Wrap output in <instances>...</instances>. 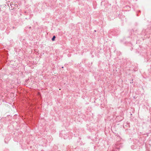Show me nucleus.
Instances as JSON below:
<instances>
[{
    "label": "nucleus",
    "mask_w": 151,
    "mask_h": 151,
    "mask_svg": "<svg viewBox=\"0 0 151 151\" xmlns=\"http://www.w3.org/2000/svg\"><path fill=\"white\" fill-rule=\"evenodd\" d=\"M131 147L132 149L134 150V149L136 148V146L132 145L131 146Z\"/></svg>",
    "instance_id": "14"
},
{
    "label": "nucleus",
    "mask_w": 151,
    "mask_h": 151,
    "mask_svg": "<svg viewBox=\"0 0 151 151\" xmlns=\"http://www.w3.org/2000/svg\"><path fill=\"white\" fill-rule=\"evenodd\" d=\"M29 27V29H31V27H30V26H29V27Z\"/></svg>",
    "instance_id": "21"
},
{
    "label": "nucleus",
    "mask_w": 151,
    "mask_h": 151,
    "mask_svg": "<svg viewBox=\"0 0 151 151\" xmlns=\"http://www.w3.org/2000/svg\"><path fill=\"white\" fill-rule=\"evenodd\" d=\"M59 136L61 137H62L64 139H66L68 137V134L67 132H66L64 130L62 131L60 133Z\"/></svg>",
    "instance_id": "2"
},
{
    "label": "nucleus",
    "mask_w": 151,
    "mask_h": 151,
    "mask_svg": "<svg viewBox=\"0 0 151 151\" xmlns=\"http://www.w3.org/2000/svg\"><path fill=\"white\" fill-rule=\"evenodd\" d=\"M92 62H89L86 65L88 67L90 68H91V66H92Z\"/></svg>",
    "instance_id": "9"
},
{
    "label": "nucleus",
    "mask_w": 151,
    "mask_h": 151,
    "mask_svg": "<svg viewBox=\"0 0 151 151\" xmlns=\"http://www.w3.org/2000/svg\"><path fill=\"white\" fill-rule=\"evenodd\" d=\"M12 11H11V14L12 15H15L17 13V10L16 9L13 10L12 9Z\"/></svg>",
    "instance_id": "8"
},
{
    "label": "nucleus",
    "mask_w": 151,
    "mask_h": 151,
    "mask_svg": "<svg viewBox=\"0 0 151 151\" xmlns=\"http://www.w3.org/2000/svg\"><path fill=\"white\" fill-rule=\"evenodd\" d=\"M137 16H138V14H137Z\"/></svg>",
    "instance_id": "26"
},
{
    "label": "nucleus",
    "mask_w": 151,
    "mask_h": 151,
    "mask_svg": "<svg viewBox=\"0 0 151 151\" xmlns=\"http://www.w3.org/2000/svg\"><path fill=\"white\" fill-rule=\"evenodd\" d=\"M94 31V32H96V30H95Z\"/></svg>",
    "instance_id": "27"
},
{
    "label": "nucleus",
    "mask_w": 151,
    "mask_h": 151,
    "mask_svg": "<svg viewBox=\"0 0 151 151\" xmlns=\"http://www.w3.org/2000/svg\"><path fill=\"white\" fill-rule=\"evenodd\" d=\"M133 80H130V83H132V84H134L135 83L133 81Z\"/></svg>",
    "instance_id": "17"
},
{
    "label": "nucleus",
    "mask_w": 151,
    "mask_h": 151,
    "mask_svg": "<svg viewBox=\"0 0 151 151\" xmlns=\"http://www.w3.org/2000/svg\"><path fill=\"white\" fill-rule=\"evenodd\" d=\"M17 28L16 27H15L14 26H10L9 25H8L6 29L7 30H9V29H15Z\"/></svg>",
    "instance_id": "7"
},
{
    "label": "nucleus",
    "mask_w": 151,
    "mask_h": 151,
    "mask_svg": "<svg viewBox=\"0 0 151 151\" xmlns=\"http://www.w3.org/2000/svg\"><path fill=\"white\" fill-rule=\"evenodd\" d=\"M41 4V3H40V2L39 3H38V5L39 4Z\"/></svg>",
    "instance_id": "22"
},
{
    "label": "nucleus",
    "mask_w": 151,
    "mask_h": 151,
    "mask_svg": "<svg viewBox=\"0 0 151 151\" xmlns=\"http://www.w3.org/2000/svg\"><path fill=\"white\" fill-rule=\"evenodd\" d=\"M24 14L27 15V14L28 13L26 11H24Z\"/></svg>",
    "instance_id": "18"
},
{
    "label": "nucleus",
    "mask_w": 151,
    "mask_h": 151,
    "mask_svg": "<svg viewBox=\"0 0 151 151\" xmlns=\"http://www.w3.org/2000/svg\"><path fill=\"white\" fill-rule=\"evenodd\" d=\"M1 103L0 102V105H1Z\"/></svg>",
    "instance_id": "24"
},
{
    "label": "nucleus",
    "mask_w": 151,
    "mask_h": 151,
    "mask_svg": "<svg viewBox=\"0 0 151 151\" xmlns=\"http://www.w3.org/2000/svg\"><path fill=\"white\" fill-rule=\"evenodd\" d=\"M131 38V37L130 36L125 37L123 38V40H121L120 41L121 42H124L125 43L129 42H130Z\"/></svg>",
    "instance_id": "4"
},
{
    "label": "nucleus",
    "mask_w": 151,
    "mask_h": 151,
    "mask_svg": "<svg viewBox=\"0 0 151 151\" xmlns=\"http://www.w3.org/2000/svg\"><path fill=\"white\" fill-rule=\"evenodd\" d=\"M116 119L117 121H118L119 122H120L122 121L124 119V117L123 115H121L120 116H118L116 118Z\"/></svg>",
    "instance_id": "5"
},
{
    "label": "nucleus",
    "mask_w": 151,
    "mask_h": 151,
    "mask_svg": "<svg viewBox=\"0 0 151 151\" xmlns=\"http://www.w3.org/2000/svg\"><path fill=\"white\" fill-rule=\"evenodd\" d=\"M146 52L147 50L144 48L140 46L137 50L136 52L139 54V55L145 57L146 55Z\"/></svg>",
    "instance_id": "1"
},
{
    "label": "nucleus",
    "mask_w": 151,
    "mask_h": 151,
    "mask_svg": "<svg viewBox=\"0 0 151 151\" xmlns=\"http://www.w3.org/2000/svg\"><path fill=\"white\" fill-rule=\"evenodd\" d=\"M42 6H44L45 7H47V3L45 2H43L42 3Z\"/></svg>",
    "instance_id": "13"
},
{
    "label": "nucleus",
    "mask_w": 151,
    "mask_h": 151,
    "mask_svg": "<svg viewBox=\"0 0 151 151\" xmlns=\"http://www.w3.org/2000/svg\"><path fill=\"white\" fill-rule=\"evenodd\" d=\"M21 9H20V10H19V12H20V13H20V15H22V14H21V12H21Z\"/></svg>",
    "instance_id": "19"
},
{
    "label": "nucleus",
    "mask_w": 151,
    "mask_h": 151,
    "mask_svg": "<svg viewBox=\"0 0 151 151\" xmlns=\"http://www.w3.org/2000/svg\"><path fill=\"white\" fill-rule=\"evenodd\" d=\"M138 69V68L137 66H135L133 70L134 71H137Z\"/></svg>",
    "instance_id": "10"
},
{
    "label": "nucleus",
    "mask_w": 151,
    "mask_h": 151,
    "mask_svg": "<svg viewBox=\"0 0 151 151\" xmlns=\"http://www.w3.org/2000/svg\"><path fill=\"white\" fill-rule=\"evenodd\" d=\"M56 38V36L55 35H54L51 38V40L52 41H55V39Z\"/></svg>",
    "instance_id": "11"
},
{
    "label": "nucleus",
    "mask_w": 151,
    "mask_h": 151,
    "mask_svg": "<svg viewBox=\"0 0 151 151\" xmlns=\"http://www.w3.org/2000/svg\"><path fill=\"white\" fill-rule=\"evenodd\" d=\"M27 81V80H26L25 81L26 82V81Z\"/></svg>",
    "instance_id": "28"
},
{
    "label": "nucleus",
    "mask_w": 151,
    "mask_h": 151,
    "mask_svg": "<svg viewBox=\"0 0 151 151\" xmlns=\"http://www.w3.org/2000/svg\"><path fill=\"white\" fill-rule=\"evenodd\" d=\"M115 148L114 149V150L116 151L117 150H119V149L123 147V144L120 143L119 142H118L116 144L114 145Z\"/></svg>",
    "instance_id": "3"
},
{
    "label": "nucleus",
    "mask_w": 151,
    "mask_h": 151,
    "mask_svg": "<svg viewBox=\"0 0 151 151\" xmlns=\"http://www.w3.org/2000/svg\"><path fill=\"white\" fill-rule=\"evenodd\" d=\"M138 12V13H140L141 12V11L140 10H139Z\"/></svg>",
    "instance_id": "20"
},
{
    "label": "nucleus",
    "mask_w": 151,
    "mask_h": 151,
    "mask_svg": "<svg viewBox=\"0 0 151 151\" xmlns=\"http://www.w3.org/2000/svg\"><path fill=\"white\" fill-rule=\"evenodd\" d=\"M64 68L63 66H62V68Z\"/></svg>",
    "instance_id": "25"
},
{
    "label": "nucleus",
    "mask_w": 151,
    "mask_h": 151,
    "mask_svg": "<svg viewBox=\"0 0 151 151\" xmlns=\"http://www.w3.org/2000/svg\"><path fill=\"white\" fill-rule=\"evenodd\" d=\"M134 32V31L133 29L131 30H130V31L129 32V34L130 35V36H131L132 35V34Z\"/></svg>",
    "instance_id": "12"
},
{
    "label": "nucleus",
    "mask_w": 151,
    "mask_h": 151,
    "mask_svg": "<svg viewBox=\"0 0 151 151\" xmlns=\"http://www.w3.org/2000/svg\"><path fill=\"white\" fill-rule=\"evenodd\" d=\"M3 58H4V59L5 60H6L8 59L7 55L6 54H5L4 55Z\"/></svg>",
    "instance_id": "15"
},
{
    "label": "nucleus",
    "mask_w": 151,
    "mask_h": 151,
    "mask_svg": "<svg viewBox=\"0 0 151 151\" xmlns=\"http://www.w3.org/2000/svg\"><path fill=\"white\" fill-rule=\"evenodd\" d=\"M19 39L21 41H23L24 40V38L22 37H20Z\"/></svg>",
    "instance_id": "16"
},
{
    "label": "nucleus",
    "mask_w": 151,
    "mask_h": 151,
    "mask_svg": "<svg viewBox=\"0 0 151 151\" xmlns=\"http://www.w3.org/2000/svg\"><path fill=\"white\" fill-rule=\"evenodd\" d=\"M14 69H15L16 67H14Z\"/></svg>",
    "instance_id": "23"
},
{
    "label": "nucleus",
    "mask_w": 151,
    "mask_h": 151,
    "mask_svg": "<svg viewBox=\"0 0 151 151\" xmlns=\"http://www.w3.org/2000/svg\"><path fill=\"white\" fill-rule=\"evenodd\" d=\"M1 11V8H0V11Z\"/></svg>",
    "instance_id": "29"
},
{
    "label": "nucleus",
    "mask_w": 151,
    "mask_h": 151,
    "mask_svg": "<svg viewBox=\"0 0 151 151\" xmlns=\"http://www.w3.org/2000/svg\"><path fill=\"white\" fill-rule=\"evenodd\" d=\"M5 28V25L2 23H0V29L1 30H4Z\"/></svg>",
    "instance_id": "6"
}]
</instances>
